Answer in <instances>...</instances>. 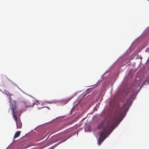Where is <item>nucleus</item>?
I'll return each instance as SVG.
<instances>
[{
	"instance_id": "4",
	"label": "nucleus",
	"mask_w": 149,
	"mask_h": 149,
	"mask_svg": "<svg viewBox=\"0 0 149 149\" xmlns=\"http://www.w3.org/2000/svg\"><path fill=\"white\" fill-rule=\"evenodd\" d=\"M71 136H65V138L64 139H63L62 141H60L58 142V144L61 143L62 142L65 141L67 139H68L70 138L71 137Z\"/></svg>"
},
{
	"instance_id": "6",
	"label": "nucleus",
	"mask_w": 149,
	"mask_h": 149,
	"mask_svg": "<svg viewBox=\"0 0 149 149\" xmlns=\"http://www.w3.org/2000/svg\"><path fill=\"white\" fill-rule=\"evenodd\" d=\"M92 88H88L86 91V94H90L92 91Z\"/></svg>"
},
{
	"instance_id": "7",
	"label": "nucleus",
	"mask_w": 149,
	"mask_h": 149,
	"mask_svg": "<svg viewBox=\"0 0 149 149\" xmlns=\"http://www.w3.org/2000/svg\"><path fill=\"white\" fill-rule=\"evenodd\" d=\"M104 124V123H102L100 124L99 125L97 126V128L98 129H100L102 127V126H103Z\"/></svg>"
},
{
	"instance_id": "5",
	"label": "nucleus",
	"mask_w": 149,
	"mask_h": 149,
	"mask_svg": "<svg viewBox=\"0 0 149 149\" xmlns=\"http://www.w3.org/2000/svg\"><path fill=\"white\" fill-rule=\"evenodd\" d=\"M21 132V131H18L16 132L14 135V139L18 137L20 135Z\"/></svg>"
},
{
	"instance_id": "8",
	"label": "nucleus",
	"mask_w": 149,
	"mask_h": 149,
	"mask_svg": "<svg viewBox=\"0 0 149 149\" xmlns=\"http://www.w3.org/2000/svg\"><path fill=\"white\" fill-rule=\"evenodd\" d=\"M146 82H148L147 84H148L149 83L148 82V80H146L145 81H144L143 84H146Z\"/></svg>"
},
{
	"instance_id": "9",
	"label": "nucleus",
	"mask_w": 149,
	"mask_h": 149,
	"mask_svg": "<svg viewBox=\"0 0 149 149\" xmlns=\"http://www.w3.org/2000/svg\"><path fill=\"white\" fill-rule=\"evenodd\" d=\"M26 107H32V105H26Z\"/></svg>"
},
{
	"instance_id": "1",
	"label": "nucleus",
	"mask_w": 149,
	"mask_h": 149,
	"mask_svg": "<svg viewBox=\"0 0 149 149\" xmlns=\"http://www.w3.org/2000/svg\"><path fill=\"white\" fill-rule=\"evenodd\" d=\"M122 114V112H118L117 116L113 117L112 121L111 123L109 122L106 127L103 128V131L100 133V138L98 139L97 144L99 146L101 145V143L107 137V135L111 132L115 128L116 126V122L121 118Z\"/></svg>"
},
{
	"instance_id": "2",
	"label": "nucleus",
	"mask_w": 149,
	"mask_h": 149,
	"mask_svg": "<svg viewBox=\"0 0 149 149\" xmlns=\"http://www.w3.org/2000/svg\"><path fill=\"white\" fill-rule=\"evenodd\" d=\"M16 103L15 101H13L10 105V109H12L13 117L15 121L17 128H21L22 127V123L20 121H17V117L16 115L17 114L18 111L16 107Z\"/></svg>"
},
{
	"instance_id": "3",
	"label": "nucleus",
	"mask_w": 149,
	"mask_h": 149,
	"mask_svg": "<svg viewBox=\"0 0 149 149\" xmlns=\"http://www.w3.org/2000/svg\"><path fill=\"white\" fill-rule=\"evenodd\" d=\"M131 97L126 100V103L122 106V109L125 112H127L132 104L131 101Z\"/></svg>"
}]
</instances>
